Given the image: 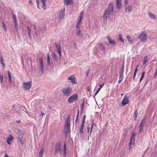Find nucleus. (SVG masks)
<instances>
[{"label": "nucleus", "instance_id": "f257e3e1", "mask_svg": "<svg viewBox=\"0 0 157 157\" xmlns=\"http://www.w3.org/2000/svg\"><path fill=\"white\" fill-rule=\"evenodd\" d=\"M114 12L113 5V2H110L108 5V7L106 9L104 13L103 18V21H106L107 18H109V15L113 14Z\"/></svg>", "mask_w": 157, "mask_h": 157}, {"label": "nucleus", "instance_id": "f03ea898", "mask_svg": "<svg viewBox=\"0 0 157 157\" xmlns=\"http://www.w3.org/2000/svg\"><path fill=\"white\" fill-rule=\"evenodd\" d=\"M70 118L69 117H68L66 119V124L64 128V131L63 132V135L66 138L68 133L70 132Z\"/></svg>", "mask_w": 157, "mask_h": 157}, {"label": "nucleus", "instance_id": "7ed1b4c3", "mask_svg": "<svg viewBox=\"0 0 157 157\" xmlns=\"http://www.w3.org/2000/svg\"><path fill=\"white\" fill-rule=\"evenodd\" d=\"M62 151V147L61 145V143L60 142L56 143L55 146V154L57 155L58 153H59L60 155H61Z\"/></svg>", "mask_w": 157, "mask_h": 157}, {"label": "nucleus", "instance_id": "20e7f679", "mask_svg": "<svg viewBox=\"0 0 157 157\" xmlns=\"http://www.w3.org/2000/svg\"><path fill=\"white\" fill-rule=\"evenodd\" d=\"M72 91V89L71 88L68 87L63 89L62 92L64 96H69L71 94Z\"/></svg>", "mask_w": 157, "mask_h": 157}, {"label": "nucleus", "instance_id": "39448f33", "mask_svg": "<svg viewBox=\"0 0 157 157\" xmlns=\"http://www.w3.org/2000/svg\"><path fill=\"white\" fill-rule=\"evenodd\" d=\"M130 102L128 97L126 95H124L121 101V103L120 104V106L123 107L126 105L128 104Z\"/></svg>", "mask_w": 157, "mask_h": 157}, {"label": "nucleus", "instance_id": "423d86ee", "mask_svg": "<svg viewBox=\"0 0 157 157\" xmlns=\"http://www.w3.org/2000/svg\"><path fill=\"white\" fill-rule=\"evenodd\" d=\"M139 38L141 41L145 43L147 40V34L144 32H142L139 37Z\"/></svg>", "mask_w": 157, "mask_h": 157}, {"label": "nucleus", "instance_id": "0eeeda50", "mask_svg": "<svg viewBox=\"0 0 157 157\" xmlns=\"http://www.w3.org/2000/svg\"><path fill=\"white\" fill-rule=\"evenodd\" d=\"M32 83L31 81L27 82H24L22 84V87L25 90H29L32 86Z\"/></svg>", "mask_w": 157, "mask_h": 157}, {"label": "nucleus", "instance_id": "6e6552de", "mask_svg": "<svg viewBox=\"0 0 157 157\" xmlns=\"http://www.w3.org/2000/svg\"><path fill=\"white\" fill-rule=\"evenodd\" d=\"M78 97L76 94H74L70 97L68 99L67 101L70 103H72L78 99Z\"/></svg>", "mask_w": 157, "mask_h": 157}, {"label": "nucleus", "instance_id": "1a4fd4ad", "mask_svg": "<svg viewBox=\"0 0 157 157\" xmlns=\"http://www.w3.org/2000/svg\"><path fill=\"white\" fill-rule=\"evenodd\" d=\"M136 133L134 132H133L132 135L131 137V138L129 144V149L132 148V145L133 146V144L134 143L135 139V137L136 136Z\"/></svg>", "mask_w": 157, "mask_h": 157}, {"label": "nucleus", "instance_id": "9d476101", "mask_svg": "<svg viewBox=\"0 0 157 157\" xmlns=\"http://www.w3.org/2000/svg\"><path fill=\"white\" fill-rule=\"evenodd\" d=\"M23 135V134H19L17 138V139L22 145L24 144L26 140V138L24 137Z\"/></svg>", "mask_w": 157, "mask_h": 157}, {"label": "nucleus", "instance_id": "9b49d317", "mask_svg": "<svg viewBox=\"0 0 157 157\" xmlns=\"http://www.w3.org/2000/svg\"><path fill=\"white\" fill-rule=\"evenodd\" d=\"M65 9H62L61 10L59 11L58 12V16L60 20H62L63 18L64 17V16L65 13Z\"/></svg>", "mask_w": 157, "mask_h": 157}, {"label": "nucleus", "instance_id": "f8f14e48", "mask_svg": "<svg viewBox=\"0 0 157 157\" xmlns=\"http://www.w3.org/2000/svg\"><path fill=\"white\" fill-rule=\"evenodd\" d=\"M39 62L40 63V71L42 73H44L43 65V59L42 57L39 58Z\"/></svg>", "mask_w": 157, "mask_h": 157}, {"label": "nucleus", "instance_id": "ddd939ff", "mask_svg": "<svg viewBox=\"0 0 157 157\" xmlns=\"http://www.w3.org/2000/svg\"><path fill=\"white\" fill-rule=\"evenodd\" d=\"M55 47L57 49V52L59 53V56H61V49L60 47V44L58 43L57 44L56 43H55Z\"/></svg>", "mask_w": 157, "mask_h": 157}, {"label": "nucleus", "instance_id": "4468645a", "mask_svg": "<svg viewBox=\"0 0 157 157\" xmlns=\"http://www.w3.org/2000/svg\"><path fill=\"white\" fill-rule=\"evenodd\" d=\"M67 79L68 80H70L71 82L73 84H76L77 83L76 79L75 76L73 75L68 77Z\"/></svg>", "mask_w": 157, "mask_h": 157}, {"label": "nucleus", "instance_id": "2eb2a0df", "mask_svg": "<svg viewBox=\"0 0 157 157\" xmlns=\"http://www.w3.org/2000/svg\"><path fill=\"white\" fill-rule=\"evenodd\" d=\"M63 3L67 6L73 5L74 3L73 0H63Z\"/></svg>", "mask_w": 157, "mask_h": 157}, {"label": "nucleus", "instance_id": "dca6fc26", "mask_svg": "<svg viewBox=\"0 0 157 157\" xmlns=\"http://www.w3.org/2000/svg\"><path fill=\"white\" fill-rule=\"evenodd\" d=\"M108 40V42L112 46H114L116 45V43L109 36H108L107 37Z\"/></svg>", "mask_w": 157, "mask_h": 157}, {"label": "nucleus", "instance_id": "f3484780", "mask_svg": "<svg viewBox=\"0 0 157 157\" xmlns=\"http://www.w3.org/2000/svg\"><path fill=\"white\" fill-rule=\"evenodd\" d=\"M83 11H82L79 14V19H78V22L79 23H81L82 20L83 18Z\"/></svg>", "mask_w": 157, "mask_h": 157}, {"label": "nucleus", "instance_id": "a211bd4d", "mask_svg": "<svg viewBox=\"0 0 157 157\" xmlns=\"http://www.w3.org/2000/svg\"><path fill=\"white\" fill-rule=\"evenodd\" d=\"M63 157H66V142H64L63 145Z\"/></svg>", "mask_w": 157, "mask_h": 157}, {"label": "nucleus", "instance_id": "6ab92c4d", "mask_svg": "<svg viewBox=\"0 0 157 157\" xmlns=\"http://www.w3.org/2000/svg\"><path fill=\"white\" fill-rule=\"evenodd\" d=\"M117 7L118 10L121 9V0H117Z\"/></svg>", "mask_w": 157, "mask_h": 157}, {"label": "nucleus", "instance_id": "aec40b11", "mask_svg": "<svg viewBox=\"0 0 157 157\" xmlns=\"http://www.w3.org/2000/svg\"><path fill=\"white\" fill-rule=\"evenodd\" d=\"M76 35L78 36L81 38L83 37V35L80 29H76Z\"/></svg>", "mask_w": 157, "mask_h": 157}, {"label": "nucleus", "instance_id": "412c9836", "mask_svg": "<svg viewBox=\"0 0 157 157\" xmlns=\"http://www.w3.org/2000/svg\"><path fill=\"white\" fill-rule=\"evenodd\" d=\"M8 74V76L9 78V84H11L12 83V77L11 76V74L9 71H7Z\"/></svg>", "mask_w": 157, "mask_h": 157}, {"label": "nucleus", "instance_id": "4be33fe9", "mask_svg": "<svg viewBox=\"0 0 157 157\" xmlns=\"http://www.w3.org/2000/svg\"><path fill=\"white\" fill-rule=\"evenodd\" d=\"M13 137L11 135H10V137L7 139V142L8 144H10L12 142Z\"/></svg>", "mask_w": 157, "mask_h": 157}, {"label": "nucleus", "instance_id": "5701e85b", "mask_svg": "<svg viewBox=\"0 0 157 157\" xmlns=\"http://www.w3.org/2000/svg\"><path fill=\"white\" fill-rule=\"evenodd\" d=\"M132 10V6L130 5H128L127 7L125 9V11H128L130 13Z\"/></svg>", "mask_w": 157, "mask_h": 157}, {"label": "nucleus", "instance_id": "b1692460", "mask_svg": "<svg viewBox=\"0 0 157 157\" xmlns=\"http://www.w3.org/2000/svg\"><path fill=\"white\" fill-rule=\"evenodd\" d=\"M148 14L150 17L151 19H156V16L154 14L148 12Z\"/></svg>", "mask_w": 157, "mask_h": 157}, {"label": "nucleus", "instance_id": "393cba45", "mask_svg": "<svg viewBox=\"0 0 157 157\" xmlns=\"http://www.w3.org/2000/svg\"><path fill=\"white\" fill-rule=\"evenodd\" d=\"M44 148H42L39 153L38 157H42L44 152Z\"/></svg>", "mask_w": 157, "mask_h": 157}, {"label": "nucleus", "instance_id": "a878e982", "mask_svg": "<svg viewBox=\"0 0 157 157\" xmlns=\"http://www.w3.org/2000/svg\"><path fill=\"white\" fill-rule=\"evenodd\" d=\"M84 124L82 123L81 125L80 129V134L83 133V129Z\"/></svg>", "mask_w": 157, "mask_h": 157}, {"label": "nucleus", "instance_id": "bb28decb", "mask_svg": "<svg viewBox=\"0 0 157 157\" xmlns=\"http://www.w3.org/2000/svg\"><path fill=\"white\" fill-rule=\"evenodd\" d=\"M41 2L42 4V7L44 8H45L46 4H45V0H41Z\"/></svg>", "mask_w": 157, "mask_h": 157}, {"label": "nucleus", "instance_id": "cd10ccee", "mask_svg": "<svg viewBox=\"0 0 157 157\" xmlns=\"http://www.w3.org/2000/svg\"><path fill=\"white\" fill-rule=\"evenodd\" d=\"M138 113H137V110H136L134 113V120L136 121Z\"/></svg>", "mask_w": 157, "mask_h": 157}, {"label": "nucleus", "instance_id": "c85d7f7f", "mask_svg": "<svg viewBox=\"0 0 157 157\" xmlns=\"http://www.w3.org/2000/svg\"><path fill=\"white\" fill-rule=\"evenodd\" d=\"M138 65L137 66L135 70V72L134 74L133 79L134 80L135 79V77L136 74V72L138 71Z\"/></svg>", "mask_w": 157, "mask_h": 157}, {"label": "nucleus", "instance_id": "c756f323", "mask_svg": "<svg viewBox=\"0 0 157 157\" xmlns=\"http://www.w3.org/2000/svg\"><path fill=\"white\" fill-rule=\"evenodd\" d=\"M127 39L128 40L129 42V43L131 44H132L133 42L132 40L131 39V37L129 36H126Z\"/></svg>", "mask_w": 157, "mask_h": 157}, {"label": "nucleus", "instance_id": "7c9ffc66", "mask_svg": "<svg viewBox=\"0 0 157 157\" xmlns=\"http://www.w3.org/2000/svg\"><path fill=\"white\" fill-rule=\"evenodd\" d=\"M52 57L53 59L56 60H57V56L56 55V54H55V52H54L53 53V54L52 55Z\"/></svg>", "mask_w": 157, "mask_h": 157}, {"label": "nucleus", "instance_id": "2f4dec72", "mask_svg": "<svg viewBox=\"0 0 157 157\" xmlns=\"http://www.w3.org/2000/svg\"><path fill=\"white\" fill-rule=\"evenodd\" d=\"M47 63L48 64H49L50 63V56L49 53H48L47 54Z\"/></svg>", "mask_w": 157, "mask_h": 157}, {"label": "nucleus", "instance_id": "473e14b6", "mask_svg": "<svg viewBox=\"0 0 157 157\" xmlns=\"http://www.w3.org/2000/svg\"><path fill=\"white\" fill-rule=\"evenodd\" d=\"M98 44L104 51H105V49L102 44L99 43Z\"/></svg>", "mask_w": 157, "mask_h": 157}, {"label": "nucleus", "instance_id": "72a5a7b5", "mask_svg": "<svg viewBox=\"0 0 157 157\" xmlns=\"http://www.w3.org/2000/svg\"><path fill=\"white\" fill-rule=\"evenodd\" d=\"M13 22L14 23H17L16 15L14 14L13 15Z\"/></svg>", "mask_w": 157, "mask_h": 157}, {"label": "nucleus", "instance_id": "f704fd0d", "mask_svg": "<svg viewBox=\"0 0 157 157\" xmlns=\"http://www.w3.org/2000/svg\"><path fill=\"white\" fill-rule=\"evenodd\" d=\"M147 56H146L144 57L143 61V64H145L147 61Z\"/></svg>", "mask_w": 157, "mask_h": 157}, {"label": "nucleus", "instance_id": "c9c22d12", "mask_svg": "<svg viewBox=\"0 0 157 157\" xmlns=\"http://www.w3.org/2000/svg\"><path fill=\"white\" fill-rule=\"evenodd\" d=\"M145 120L144 118L142 120L140 125L144 126V125L145 123Z\"/></svg>", "mask_w": 157, "mask_h": 157}, {"label": "nucleus", "instance_id": "e433bc0d", "mask_svg": "<svg viewBox=\"0 0 157 157\" xmlns=\"http://www.w3.org/2000/svg\"><path fill=\"white\" fill-rule=\"evenodd\" d=\"M124 71V66H122L121 68V70L120 71V74H123Z\"/></svg>", "mask_w": 157, "mask_h": 157}, {"label": "nucleus", "instance_id": "4c0bfd02", "mask_svg": "<svg viewBox=\"0 0 157 157\" xmlns=\"http://www.w3.org/2000/svg\"><path fill=\"white\" fill-rule=\"evenodd\" d=\"M119 40L121 41L123 43H124V41L123 40L122 38V35L121 34H119Z\"/></svg>", "mask_w": 157, "mask_h": 157}, {"label": "nucleus", "instance_id": "58836bf2", "mask_svg": "<svg viewBox=\"0 0 157 157\" xmlns=\"http://www.w3.org/2000/svg\"><path fill=\"white\" fill-rule=\"evenodd\" d=\"M3 80V76L0 74V83H2Z\"/></svg>", "mask_w": 157, "mask_h": 157}, {"label": "nucleus", "instance_id": "ea45409f", "mask_svg": "<svg viewBox=\"0 0 157 157\" xmlns=\"http://www.w3.org/2000/svg\"><path fill=\"white\" fill-rule=\"evenodd\" d=\"M0 63H1V64H2V67H2V69L3 70H4L5 69V63L3 62V61H0Z\"/></svg>", "mask_w": 157, "mask_h": 157}, {"label": "nucleus", "instance_id": "a19ab883", "mask_svg": "<svg viewBox=\"0 0 157 157\" xmlns=\"http://www.w3.org/2000/svg\"><path fill=\"white\" fill-rule=\"evenodd\" d=\"M14 24V26L15 29H16V31H18V27L17 26V23H15Z\"/></svg>", "mask_w": 157, "mask_h": 157}, {"label": "nucleus", "instance_id": "79ce46f5", "mask_svg": "<svg viewBox=\"0 0 157 157\" xmlns=\"http://www.w3.org/2000/svg\"><path fill=\"white\" fill-rule=\"evenodd\" d=\"M2 28L5 30V31H6V27L5 26V24L4 22H2Z\"/></svg>", "mask_w": 157, "mask_h": 157}, {"label": "nucleus", "instance_id": "37998d69", "mask_svg": "<svg viewBox=\"0 0 157 157\" xmlns=\"http://www.w3.org/2000/svg\"><path fill=\"white\" fill-rule=\"evenodd\" d=\"M123 77V74H120V75L119 76V80H122Z\"/></svg>", "mask_w": 157, "mask_h": 157}, {"label": "nucleus", "instance_id": "c03bdc74", "mask_svg": "<svg viewBox=\"0 0 157 157\" xmlns=\"http://www.w3.org/2000/svg\"><path fill=\"white\" fill-rule=\"evenodd\" d=\"M81 27V23H79V22H78L76 25V27L78 29H79Z\"/></svg>", "mask_w": 157, "mask_h": 157}, {"label": "nucleus", "instance_id": "a18cd8bd", "mask_svg": "<svg viewBox=\"0 0 157 157\" xmlns=\"http://www.w3.org/2000/svg\"><path fill=\"white\" fill-rule=\"evenodd\" d=\"M90 69L87 70L86 73V76L87 77L89 75V74L90 73Z\"/></svg>", "mask_w": 157, "mask_h": 157}, {"label": "nucleus", "instance_id": "49530a36", "mask_svg": "<svg viewBox=\"0 0 157 157\" xmlns=\"http://www.w3.org/2000/svg\"><path fill=\"white\" fill-rule=\"evenodd\" d=\"M84 101H83V102H82V104L81 105V106H80V108H81V109H84Z\"/></svg>", "mask_w": 157, "mask_h": 157}, {"label": "nucleus", "instance_id": "de8ad7c7", "mask_svg": "<svg viewBox=\"0 0 157 157\" xmlns=\"http://www.w3.org/2000/svg\"><path fill=\"white\" fill-rule=\"evenodd\" d=\"M86 117V116L85 115H84L82 118V123L84 124L85 122V120Z\"/></svg>", "mask_w": 157, "mask_h": 157}, {"label": "nucleus", "instance_id": "09e8293b", "mask_svg": "<svg viewBox=\"0 0 157 157\" xmlns=\"http://www.w3.org/2000/svg\"><path fill=\"white\" fill-rule=\"evenodd\" d=\"M144 126L140 125V132H142L143 130Z\"/></svg>", "mask_w": 157, "mask_h": 157}, {"label": "nucleus", "instance_id": "8fccbe9b", "mask_svg": "<svg viewBox=\"0 0 157 157\" xmlns=\"http://www.w3.org/2000/svg\"><path fill=\"white\" fill-rule=\"evenodd\" d=\"M157 76V68L156 70V71L155 72L154 76V78H155L156 76Z\"/></svg>", "mask_w": 157, "mask_h": 157}, {"label": "nucleus", "instance_id": "3c124183", "mask_svg": "<svg viewBox=\"0 0 157 157\" xmlns=\"http://www.w3.org/2000/svg\"><path fill=\"white\" fill-rule=\"evenodd\" d=\"M79 110H78V113H77V116H76V119H78V117H79Z\"/></svg>", "mask_w": 157, "mask_h": 157}, {"label": "nucleus", "instance_id": "603ef678", "mask_svg": "<svg viewBox=\"0 0 157 157\" xmlns=\"http://www.w3.org/2000/svg\"><path fill=\"white\" fill-rule=\"evenodd\" d=\"M104 83H102L100 85V87L99 88V89H100L101 90V88L103 87V86H104Z\"/></svg>", "mask_w": 157, "mask_h": 157}, {"label": "nucleus", "instance_id": "864d4df0", "mask_svg": "<svg viewBox=\"0 0 157 157\" xmlns=\"http://www.w3.org/2000/svg\"><path fill=\"white\" fill-rule=\"evenodd\" d=\"M125 2V5L126 6L128 4V0H124Z\"/></svg>", "mask_w": 157, "mask_h": 157}, {"label": "nucleus", "instance_id": "5fc2aeb1", "mask_svg": "<svg viewBox=\"0 0 157 157\" xmlns=\"http://www.w3.org/2000/svg\"><path fill=\"white\" fill-rule=\"evenodd\" d=\"M93 124H92L91 125V129H90V133H91L92 131V128H93Z\"/></svg>", "mask_w": 157, "mask_h": 157}, {"label": "nucleus", "instance_id": "6e6d98bb", "mask_svg": "<svg viewBox=\"0 0 157 157\" xmlns=\"http://www.w3.org/2000/svg\"><path fill=\"white\" fill-rule=\"evenodd\" d=\"M27 30L28 31V33H29V32L30 33L31 30H30V29L28 27H27Z\"/></svg>", "mask_w": 157, "mask_h": 157}, {"label": "nucleus", "instance_id": "4d7b16f0", "mask_svg": "<svg viewBox=\"0 0 157 157\" xmlns=\"http://www.w3.org/2000/svg\"><path fill=\"white\" fill-rule=\"evenodd\" d=\"M145 74V72H143L142 74L141 77H144Z\"/></svg>", "mask_w": 157, "mask_h": 157}, {"label": "nucleus", "instance_id": "13d9d810", "mask_svg": "<svg viewBox=\"0 0 157 157\" xmlns=\"http://www.w3.org/2000/svg\"><path fill=\"white\" fill-rule=\"evenodd\" d=\"M4 60V59H3L2 57L1 56L0 57V61H3Z\"/></svg>", "mask_w": 157, "mask_h": 157}, {"label": "nucleus", "instance_id": "bf43d9fd", "mask_svg": "<svg viewBox=\"0 0 157 157\" xmlns=\"http://www.w3.org/2000/svg\"><path fill=\"white\" fill-rule=\"evenodd\" d=\"M83 109H81L80 110V114H81L83 113Z\"/></svg>", "mask_w": 157, "mask_h": 157}, {"label": "nucleus", "instance_id": "052dcab7", "mask_svg": "<svg viewBox=\"0 0 157 157\" xmlns=\"http://www.w3.org/2000/svg\"><path fill=\"white\" fill-rule=\"evenodd\" d=\"M144 77H141L140 79V82H141L142 80L143 79Z\"/></svg>", "mask_w": 157, "mask_h": 157}, {"label": "nucleus", "instance_id": "680f3d73", "mask_svg": "<svg viewBox=\"0 0 157 157\" xmlns=\"http://www.w3.org/2000/svg\"><path fill=\"white\" fill-rule=\"evenodd\" d=\"M101 90L100 89H98V90L96 91V92L97 93H98V92H99V91H100Z\"/></svg>", "mask_w": 157, "mask_h": 157}, {"label": "nucleus", "instance_id": "e2e57ef3", "mask_svg": "<svg viewBox=\"0 0 157 157\" xmlns=\"http://www.w3.org/2000/svg\"><path fill=\"white\" fill-rule=\"evenodd\" d=\"M87 130H88V132H89L90 130V127H87Z\"/></svg>", "mask_w": 157, "mask_h": 157}, {"label": "nucleus", "instance_id": "0e129e2a", "mask_svg": "<svg viewBox=\"0 0 157 157\" xmlns=\"http://www.w3.org/2000/svg\"><path fill=\"white\" fill-rule=\"evenodd\" d=\"M4 157H8V155L6 154V152L5 153V155Z\"/></svg>", "mask_w": 157, "mask_h": 157}, {"label": "nucleus", "instance_id": "69168bd1", "mask_svg": "<svg viewBox=\"0 0 157 157\" xmlns=\"http://www.w3.org/2000/svg\"><path fill=\"white\" fill-rule=\"evenodd\" d=\"M44 113L42 112L40 114V116L43 117L44 116Z\"/></svg>", "mask_w": 157, "mask_h": 157}, {"label": "nucleus", "instance_id": "338daca9", "mask_svg": "<svg viewBox=\"0 0 157 157\" xmlns=\"http://www.w3.org/2000/svg\"><path fill=\"white\" fill-rule=\"evenodd\" d=\"M16 122H17V123H20L21 122V121L19 120H17L16 121Z\"/></svg>", "mask_w": 157, "mask_h": 157}, {"label": "nucleus", "instance_id": "774afa93", "mask_svg": "<svg viewBox=\"0 0 157 157\" xmlns=\"http://www.w3.org/2000/svg\"><path fill=\"white\" fill-rule=\"evenodd\" d=\"M122 81V80H119L118 81V83H120L121 82V81Z\"/></svg>", "mask_w": 157, "mask_h": 157}]
</instances>
